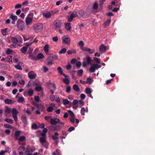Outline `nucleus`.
I'll use <instances>...</instances> for the list:
<instances>
[{
  "label": "nucleus",
  "instance_id": "obj_1",
  "mask_svg": "<svg viewBox=\"0 0 155 155\" xmlns=\"http://www.w3.org/2000/svg\"><path fill=\"white\" fill-rule=\"evenodd\" d=\"M5 114L7 115L11 112L12 114L13 117L15 122L18 121L17 114L18 112L15 109H13L12 110L11 109L8 107H5Z\"/></svg>",
  "mask_w": 155,
  "mask_h": 155
},
{
  "label": "nucleus",
  "instance_id": "obj_2",
  "mask_svg": "<svg viewBox=\"0 0 155 155\" xmlns=\"http://www.w3.org/2000/svg\"><path fill=\"white\" fill-rule=\"evenodd\" d=\"M62 25L63 24L61 21L58 19L54 21L53 23L54 28L57 31H58L60 33H62L61 28Z\"/></svg>",
  "mask_w": 155,
  "mask_h": 155
},
{
  "label": "nucleus",
  "instance_id": "obj_3",
  "mask_svg": "<svg viewBox=\"0 0 155 155\" xmlns=\"http://www.w3.org/2000/svg\"><path fill=\"white\" fill-rule=\"evenodd\" d=\"M43 25L42 23L35 24L33 25L34 29L37 32H39L42 30Z\"/></svg>",
  "mask_w": 155,
  "mask_h": 155
},
{
  "label": "nucleus",
  "instance_id": "obj_4",
  "mask_svg": "<svg viewBox=\"0 0 155 155\" xmlns=\"http://www.w3.org/2000/svg\"><path fill=\"white\" fill-rule=\"evenodd\" d=\"M101 67V66L100 65L95 64H93L91 65V67L89 68V71L91 73H93L95 72V69H98Z\"/></svg>",
  "mask_w": 155,
  "mask_h": 155
},
{
  "label": "nucleus",
  "instance_id": "obj_5",
  "mask_svg": "<svg viewBox=\"0 0 155 155\" xmlns=\"http://www.w3.org/2000/svg\"><path fill=\"white\" fill-rule=\"evenodd\" d=\"M40 141L41 143L46 148H48L49 143L46 140L45 137H43L40 138Z\"/></svg>",
  "mask_w": 155,
  "mask_h": 155
},
{
  "label": "nucleus",
  "instance_id": "obj_6",
  "mask_svg": "<svg viewBox=\"0 0 155 155\" xmlns=\"http://www.w3.org/2000/svg\"><path fill=\"white\" fill-rule=\"evenodd\" d=\"M60 123V120L56 117L54 119L51 118L50 123L52 125H56Z\"/></svg>",
  "mask_w": 155,
  "mask_h": 155
},
{
  "label": "nucleus",
  "instance_id": "obj_7",
  "mask_svg": "<svg viewBox=\"0 0 155 155\" xmlns=\"http://www.w3.org/2000/svg\"><path fill=\"white\" fill-rule=\"evenodd\" d=\"M33 90L31 89L28 90L27 92H25L24 93V95L26 96H27L28 95L29 96H31L33 95Z\"/></svg>",
  "mask_w": 155,
  "mask_h": 155
},
{
  "label": "nucleus",
  "instance_id": "obj_8",
  "mask_svg": "<svg viewBox=\"0 0 155 155\" xmlns=\"http://www.w3.org/2000/svg\"><path fill=\"white\" fill-rule=\"evenodd\" d=\"M62 43L66 44H68L70 41V38L64 36L62 38Z\"/></svg>",
  "mask_w": 155,
  "mask_h": 155
},
{
  "label": "nucleus",
  "instance_id": "obj_9",
  "mask_svg": "<svg viewBox=\"0 0 155 155\" xmlns=\"http://www.w3.org/2000/svg\"><path fill=\"white\" fill-rule=\"evenodd\" d=\"M36 74L33 71H31L28 73V77L31 79H34L36 77Z\"/></svg>",
  "mask_w": 155,
  "mask_h": 155
},
{
  "label": "nucleus",
  "instance_id": "obj_10",
  "mask_svg": "<svg viewBox=\"0 0 155 155\" xmlns=\"http://www.w3.org/2000/svg\"><path fill=\"white\" fill-rule=\"evenodd\" d=\"M68 112L70 115V120L73 123L74 122V116L73 112L71 110H68Z\"/></svg>",
  "mask_w": 155,
  "mask_h": 155
},
{
  "label": "nucleus",
  "instance_id": "obj_11",
  "mask_svg": "<svg viewBox=\"0 0 155 155\" xmlns=\"http://www.w3.org/2000/svg\"><path fill=\"white\" fill-rule=\"evenodd\" d=\"M77 16V15L74 14H71L70 16H68V21L69 22H71L74 18Z\"/></svg>",
  "mask_w": 155,
  "mask_h": 155
},
{
  "label": "nucleus",
  "instance_id": "obj_12",
  "mask_svg": "<svg viewBox=\"0 0 155 155\" xmlns=\"http://www.w3.org/2000/svg\"><path fill=\"white\" fill-rule=\"evenodd\" d=\"M24 27V23L22 22H19L18 23V28L19 30H22Z\"/></svg>",
  "mask_w": 155,
  "mask_h": 155
},
{
  "label": "nucleus",
  "instance_id": "obj_13",
  "mask_svg": "<svg viewBox=\"0 0 155 155\" xmlns=\"http://www.w3.org/2000/svg\"><path fill=\"white\" fill-rule=\"evenodd\" d=\"M33 19V18L27 17L25 19V22L27 25H28L31 23Z\"/></svg>",
  "mask_w": 155,
  "mask_h": 155
},
{
  "label": "nucleus",
  "instance_id": "obj_14",
  "mask_svg": "<svg viewBox=\"0 0 155 155\" xmlns=\"http://www.w3.org/2000/svg\"><path fill=\"white\" fill-rule=\"evenodd\" d=\"M42 15L44 16L47 18H50L51 16V13L49 12H44L43 13Z\"/></svg>",
  "mask_w": 155,
  "mask_h": 155
},
{
  "label": "nucleus",
  "instance_id": "obj_15",
  "mask_svg": "<svg viewBox=\"0 0 155 155\" xmlns=\"http://www.w3.org/2000/svg\"><path fill=\"white\" fill-rule=\"evenodd\" d=\"M37 107L38 108V109L40 110L41 111H43L44 110V107L43 105L39 104L37 105Z\"/></svg>",
  "mask_w": 155,
  "mask_h": 155
},
{
  "label": "nucleus",
  "instance_id": "obj_16",
  "mask_svg": "<svg viewBox=\"0 0 155 155\" xmlns=\"http://www.w3.org/2000/svg\"><path fill=\"white\" fill-rule=\"evenodd\" d=\"M107 49V47L104 45H101L99 48V50L100 51H106Z\"/></svg>",
  "mask_w": 155,
  "mask_h": 155
},
{
  "label": "nucleus",
  "instance_id": "obj_17",
  "mask_svg": "<svg viewBox=\"0 0 155 155\" xmlns=\"http://www.w3.org/2000/svg\"><path fill=\"white\" fill-rule=\"evenodd\" d=\"M88 111V109L86 108L85 109L84 107H83L81 109V113L82 115H84L85 113L86 112H87Z\"/></svg>",
  "mask_w": 155,
  "mask_h": 155
},
{
  "label": "nucleus",
  "instance_id": "obj_18",
  "mask_svg": "<svg viewBox=\"0 0 155 155\" xmlns=\"http://www.w3.org/2000/svg\"><path fill=\"white\" fill-rule=\"evenodd\" d=\"M29 58L31 60H36V56L33 53H30L29 55Z\"/></svg>",
  "mask_w": 155,
  "mask_h": 155
},
{
  "label": "nucleus",
  "instance_id": "obj_19",
  "mask_svg": "<svg viewBox=\"0 0 155 155\" xmlns=\"http://www.w3.org/2000/svg\"><path fill=\"white\" fill-rule=\"evenodd\" d=\"M44 51L46 54H48L49 51V45L48 44L45 45L44 48Z\"/></svg>",
  "mask_w": 155,
  "mask_h": 155
},
{
  "label": "nucleus",
  "instance_id": "obj_20",
  "mask_svg": "<svg viewBox=\"0 0 155 155\" xmlns=\"http://www.w3.org/2000/svg\"><path fill=\"white\" fill-rule=\"evenodd\" d=\"M21 120L24 124L27 123V117L25 115H23L21 117Z\"/></svg>",
  "mask_w": 155,
  "mask_h": 155
},
{
  "label": "nucleus",
  "instance_id": "obj_21",
  "mask_svg": "<svg viewBox=\"0 0 155 155\" xmlns=\"http://www.w3.org/2000/svg\"><path fill=\"white\" fill-rule=\"evenodd\" d=\"M7 28H5L4 29H2L1 31L3 35H6L7 34Z\"/></svg>",
  "mask_w": 155,
  "mask_h": 155
},
{
  "label": "nucleus",
  "instance_id": "obj_22",
  "mask_svg": "<svg viewBox=\"0 0 155 155\" xmlns=\"http://www.w3.org/2000/svg\"><path fill=\"white\" fill-rule=\"evenodd\" d=\"M44 55L41 53L38 54V56H36V60H38L40 59H41L43 58Z\"/></svg>",
  "mask_w": 155,
  "mask_h": 155
},
{
  "label": "nucleus",
  "instance_id": "obj_23",
  "mask_svg": "<svg viewBox=\"0 0 155 155\" xmlns=\"http://www.w3.org/2000/svg\"><path fill=\"white\" fill-rule=\"evenodd\" d=\"M70 23H67L65 24V27L66 29L68 31L70 30L71 29V26H70Z\"/></svg>",
  "mask_w": 155,
  "mask_h": 155
},
{
  "label": "nucleus",
  "instance_id": "obj_24",
  "mask_svg": "<svg viewBox=\"0 0 155 155\" xmlns=\"http://www.w3.org/2000/svg\"><path fill=\"white\" fill-rule=\"evenodd\" d=\"M27 47L25 46L22 47L21 49V52L23 53H25L27 50Z\"/></svg>",
  "mask_w": 155,
  "mask_h": 155
},
{
  "label": "nucleus",
  "instance_id": "obj_25",
  "mask_svg": "<svg viewBox=\"0 0 155 155\" xmlns=\"http://www.w3.org/2000/svg\"><path fill=\"white\" fill-rule=\"evenodd\" d=\"M98 5L96 2L94 3L93 6V9L94 10H97L98 8Z\"/></svg>",
  "mask_w": 155,
  "mask_h": 155
},
{
  "label": "nucleus",
  "instance_id": "obj_26",
  "mask_svg": "<svg viewBox=\"0 0 155 155\" xmlns=\"http://www.w3.org/2000/svg\"><path fill=\"white\" fill-rule=\"evenodd\" d=\"M10 18L13 20V21H15L17 19V17L16 16L12 14L10 17Z\"/></svg>",
  "mask_w": 155,
  "mask_h": 155
},
{
  "label": "nucleus",
  "instance_id": "obj_27",
  "mask_svg": "<svg viewBox=\"0 0 155 155\" xmlns=\"http://www.w3.org/2000/svg\"><path fill=\"white\" fill-rule=\"evenodd\" d=\"M5 103L8 104H11L12 102V100L8 99H6L4 101Z\"/></svg>",
  "mask_w": 155,
  "mask_h": 155
},
{
  "label": "nucleus",
  "instance_id": "obj_28",
  "mask_svg": "<svg viewBox=\"0 0 155 155\" xmlns=\"http://www.w3.org/2000/svg\"><path fill=\"white\" fill-rule=\"evenodd\" d=\"M86 60L87 63V64H89L91 63V58L89 56H87L86 57Z\"/></svg>",
  "mask_w": 155,
  "mask_h": 155
},
{
  "label": "nucleus",
  "instance_id": "obj_29",
  "mask_svg": "<svg viewBox=\"0 0 155 155\" xmlns=\"http://www.w3.org/2000/svg\"><path fill=\"white\" fill-rule=\"evenodd\" d=\"M4 120L7 123L10 124H13L14 122L13 120L10 119L6 118Z\"/></svg>",
  "mask_w": 155,
  "mask_h": 155
},
{
  "label": "nucleus",
  "instance_id": "obj_30",
  "mask_svg": "<svg viewBox=\"0 0 155 155\" xmlns=\"http://www.w3.org/2000/svg\"><path fill=\"white\" fill-rule=\"evenodd\" d=\"M85 92L86 94H90L91 93L92 91L91 88H86L85 89Z\"/></svg>",
  "mask_w": 155,
  "mask_h": 155
},
{
  "label": "nucleus",
  "instance_id": "obj_31",
  "mask_svg": "<svg viewBox=\"0 0 155 155\" xmlns=\"http://www.w3.org/2000/svg\"><path fill=\"white\" fill-rule=\"evenodd\" d=\"M67 53L68 54H71L72 53H76V50L74 49H72L71 50H68L67 51Z\"/></svg>",
  "mask_w": 155,
  "mask_h": 155
},
{
  "label": "nucleus",
  "instance_id": "obj_32",
  "mask_svg": "<svg viewBox=\"0 0 155 155\" xmlns=\"http://www.w3.org/2000/svg\"><path fill=\"white\" fill-rule=\"evenodd\" d=\"M110 19L107 20V21L104 22V25L105 26L109 25L110 23Z\"/></svg>",
  "mask_w": 155,
  "mask_h": 155
},
{
  "label": "nucleus",
  "instance_id": "obj_33",
  "mask_svg": "<svg viewBox=\"0 0 155 155\" xmlns=\"http://www.w3.org/2000/svg\"><path fill=\"white\" fill-rule=\"evenodd\" d=\"M63 82L66 84H68L70 83V81L67 78H64L63 80Z\"/></svg>",
  "mask_w": 155,
  "mask_h": 155
},
{
  "label": "nucleus",
  "instance_id": "obj_34",
  "mask_svg": "<svg viewBox=\"0 0 155 155\" xmlns=\"http://www.w3.org/2000/svg\"><path fill=\"white\" fill-rule=\"evenodd\" d=\"M73 88L76 91H78L79 90V87L77 85H74L73 86Z\"/></svg>",
  "mask_w": 155,
  "mask_h": 155
},
{
  "label": "nucleus",
  "instance_id": "obj_35",
  "mask_svg": "<svg viewBox=\"0 0 155 155\" xmlns=\"http://www.w3.org/2000/svg\"><path fill=\"white\" fill-rule=\"evenodd\" d=\"M23 111L25 112L28 114H31V112L28 109H26V108H24Z\"/></svg>",
  "mask_w": 155,
  "mask_h": 155
},
{
  "label": "nucleus",
  "instance_id": "obj_36",
  "mask_svg": "<svg viewBox=\"0 0 155 155\" xmlns=\"http://www.w3.org/2000/svg\"><path fill=\"white\" fill-rule=\"evenodd\" d=\"M60 150L59 149H56V151L53 153V155H60L59 153Z\"/></svg>",
  "mask_w": 155,
  "mask_h": 155
},
{
  "label": "nucleus",
  "instance_id": "obj_37",
  "mask_svg": "<svg viewBox=\"0 0 155 155\" xmlns=\"http://www.w3.org/2000/svg\"><path fill=\"white\" fill-rule=\"evenodd\" d=\"M35 150V149L34 148H28L27 150V151L28 152H33Z\"/></svg>",
  "mask_w": 155,
  "mask_h": 155
},
{
  "label": "nucleus",
  "instance_id": "obj_38",
  "mask_svg": "<svg viewBox=\"0 0 155 155\" xmlns=\"http://www.w3.org/2000/svg\"><path fill=\"white\" fill-rule=\"evenodd\" d=\"M63 104L64 105H67L69 104V101L67 99H64L63 100Z\"/></svg>",
  "mask_w": 155,
  "mask_h": 155
},
{
  "label": "nucleus",
  "instance_id": "obj_39",
  "mask_svg": "<svg viewBox=\"0 0 155 155\" xmlns=\"http://www.w3.org/2000/svg\"><path fill=\"white\" fill-rule=\"evenodd\" d=\"M83 72V71L82 69L79 70L78 72V74L79 76H81Z\"/></svg>",
  "mask_w": 155,
  "mask_h": 155
},
{
  "label": "nucleus",
  "instance_id": "obj_40",
  "mask_svg": "<svg viewBox=\"0 0 155 155\" xmlns=\"http://www.w3.org/2000/svg\"><path fill=\"white\" fill-rule=\"evenodd\" d=\"M13 52V50L10 49L8 48L6 51V54H10Z\"/></svg>",
  "mask_w": 155,
  "mask_h": 155
},
{
  "label": "nucleus",
  "instance_id": "obj_41",
  "mask_svg": "<svg viewBox=\"0 0 155 155\" xmlns=\"http://www.w3.org/2000/svg\"><path fill=\"white\" fill-rule=\"evenodd\" d=\"M15 68H16L18 70H21L22 68L20 65L19 64L17 65H16L15 66Z\"/></svg>",
  "mask_w": 155,
  "mask_h": 155
},
{
  "label": "nucleus",
  "instance_id": "obj_42",
  "mask_svg": "<svg viewBox=\"0 0 155 155\" xmlns=\"http://www.w3.org/2000/svg\"><path fill=\"white\" fill-rule=\"evenodd\" d=\"M67 49L65 48H63L61 49L59 51V53L60 54H64L66 51Z\"/></svg>",
  "mask_w": 155,
  "mask_h": 155
},
{
  "label": "nucleus",
  "instance_id": "obj_43",
  "mask_svg": "<svg viewBox=\"0 0 155 155\" xmlns=\"http://www.w3.org/2000/svg\"><path fill=\"white\" fill-rule=\"evenodd\" d=\"M12 40L13 42L14 43H17L18 42V40L15 37H12Z\"/></svg>",
  "mask_w": 155,
  "mask_h": 155
},
{
  "label": "nucleus",
  "instance_id": "obj_44",
  "mask_svg": "<svg viewBox=\"0 0 155 155\" xmlns=\"http://www.w3.org/2000/svg\"><path fill=\"white\" fill-rule=\"evenodd\" d=\"M25 137L24 136H22L20 137L19 139L18 140L19 141H22L25 140Z\"/></svg>",
  "mask_w": 155,
  "mask_h": 155
},
{
  "label": "nucleus",
  "instance_id": "obj_45",
  "mask_svg": "<svg viewBox=\"0 0 155 155\" xmlns=\"http://www.w3.org/2000/svg\"><path fill=\"white\" fill-rule=\"evenodd\" d=\"M86 81L87 82V84H91L92 83V79L90 78H88Z\"/></svg>",
  "mask_w": 155,
  "mask_h": 155
},
{
  "label": "nucleus",
  "instance_id": "obj_46",
  "mask_svg": "<svg viewBox=\"0 0 155 155\" xmlns=\"http://www.w3.org/2000/svg\"><path fill=\"white\" fill-rule=\"evenodd\" d=\"M50 99L52 101H54L55 99V96L53 95H51L50 97Z\"/></svg>",
  "mask_w": 155,
  "mask_h": 155
},
{
  "label": "nucleus",
  "instance_id": "obj_47",
  "mask_svg": "<svg viewBox=\"0 0 155 155\" xmlns=\"http://www.w3.org/2000/svg\"><path fill=\"white\" fill-rule=\"evenodd\" d=\"M95 51V49H91L90 48H88V51L89 53L90 54L93 53Z\"/></svg>",
  "mask_w": 155,
  "mask_h": 155
},
{
  "label": "nucleus",
  "instance_id": "obj_48",
  "mask_svg": "<svg viewBox=\"0 0 155 155\" xmlns=\"http://www.w3.org/2000/svg\"><path fill=\"white\" fill-rule=\"evenodd\" d=\"M84 45L83 42L82 41H80L78 43V45L81 47V48L83 47Z\"/></svg>",
  "mask_w": 155,
  "mask_h": 155
},
{
  "label": "nucleus",
  "instance_id": "obj_49",
  "mask_svg": "<svg viewBox=\"0 0 155 155\" xmlns=\"http://www.w3.org/2000/svg\"><path fill=\"white\" fill-rule=\"evenodd\" d=\"M58 70L59 72V73H60L61 74H63V71L62 68L60 67H59L58 68Z\"/></svg>",
  "mask_w": 155,
  "mask_h": 155
},
{
  "label": "nucleus",
  "instance_id": "obj_50",
  "mask_svg": "<svg viewBox=\"0 0 155 155\" xmlns=\"http://www.w3.org/2000/svg\"><path fill=\"white\" fill-rule=\"evenodd\" d=\"M24 101V98L23 97H20L18 99V101L19 103H22Z\"/></svg>",
  "mask_w": 155,
  "mask_h": 155
},
{
  "label": "nucleus",
  "instance_id": "obj_51",
  "mask_svg": "<svg viewBox=\"0 0 155 155\" xmlns=\"http://www.w3.org/2000/svg\"><path fill=\"white\" fill-rule=\"evenodd\" d=\"M20 134V131H18L16 132L15 134V136L16 137L18 138Z\"/></svg>",
  "mask_w": 155,
  "mask_h": 155
},
{
  "label": "nucleus",
  "instance_id": "obj_52",
  "mask_svg": "<svg viewBox=\"0 0 155 155\" xmlns=\"http://www.w3.org/2000/svg\"><path fill=\"white\" fill-rule=\"evenodd\" d=\"M8 58L9 61H8V62H9L10 63H12V56H9L8 57Z\"/></svg>",
  "mask_w": 155,
  "mask_h": 155
},
{
  "label": "nucleus",
  "instance_id": "obj_53",
  "mask_svg": "<svg viewBox=\"0 0 155 155\" xmlns=\"http://www.w3.org/2000/svg\"><path fill=\"white\" fill-rule=\"evenodd\" d=\"M35 89L36 91H40L41 90V86H38L35 88Z\"/></svg>",
  "mask_w": 155,
  "mask_h": 155
},
{
  "label": "nucleus",
  "instance_id": "obj_54",
  "mask_svg": "<svg viewBox=\"0 0 155 155\" xmlns=\"http://www.w3.org/2000/svg\"><path fill=\"white\" fill-rule=\"evenodd\" d=\"M81 65V62L78 61L76 62V66L77 67L79 68Z\"/></svg>",
  "mask_w": 155,
  "mask_h": 155
},
{
  "label": "nucleus",
  "instance_id": "obj_55",
  "mask_svg": "<svg viewBox=\"0 0 155 155\" xmlns=\"http://www.w3.org/2000/svg\"><path fill=\"white\" fill-rule=\"evenodd\" d=\"M58 39V37L57 36L53 37L52 38V40L53 41H54V42H56L57 41Z\"/></svg>",
  "mask_w": 155,
  "mask_h": 155
},
{
  "label": "nucleus",
  "instance_id": "obj_56",
  "mask_svg": "<svg viewBox=\"0 0 155 155\" xmlns=\"http://www.w3.org/2000/svg\"><path fill=\"white\" fill-rule=\"evenodd\" d=\"M34 41H33L32 42H31L29 43H27L26 44L25 46L27 47V48L30 46L32 44L33 42Z\"/></svg>",
  "mask_w": 155,
  "mask_h": 155
},
{
  "label": "nucleus",
  "instance_id": "obj_57",
  "mask_svg": "<svg viewBox=\"0 0 155 155\" xmlns=\"http://www.w3.org/2000/svg\"><path fill=\"white\" fill-rule=\"evenodd\" d=\"M75 129V128L74 127H70L68 130V131L69 132H71L72 131L74 130Z\"/></svg>",
  "mask_w": 155,
  "mask_h": 155
},
{
  "label": "nucleus",
  "instance_id": "obj_58",
  "mask_svg": "<svg viewBox=\"0 0 155 155\" xmlns=\"http://www.w3.org/2000/svg\"><path fill=\"white\" fill-rule=\"evenodd\" d=\"M71 87L69 86H68L67 87L66 89V92L67 93H69L71 91Z\"/></svg>",
  "mask_w": 155,
  "mask_h": 155
},
{
  "label": "nucleus",
  "instance_id": "obj_59",
  "mask_svg": "<svg viewBox=\"0 0 155 155\" xmlns=\"http://www.w3.org/2000/svg\"><path fill=\"white\" fill-rule=\"evenodd\" d=\"M88 48H87V47H83V48H81V50L83 51H86L87 52Z\"/></svg>",
  "mask_w": 155,
  "mask_h": 155
},
{
  "label": "nucleus",
  "instance_id": "obj_60",
  "mask_svg": "<svg viewBox=\"0 0 155 155\" xmlns=\"http://www.w3.org/2000/svg\"><path fill=\"white\" fill-rule=\"evenodd\" d=\"M94 59L96 61L97 63H100V60L99 58H94Z\"/></svg>",
  "mask_w": 155,
  "mask_h": 155
},
{
  "label": "nucleus",
  "instance_id": "obj_61",
  "mask_svg": "<svg viewBox=\"0 0 155 155\" xmlns=\"http://www.w3.org/2000/svg\"><path fill=\"white\" fill-rule=\"evenodd\" d=\"M35 100L37 102H38L39 101V97L38 96H36L35 97Z\"/></svg>",
  "mask_w": 155,
  "mask_h": 155
},
{
  "label": "nucleus",
  "instance_id": "obj_62",
  "mask_svg": "<svg viewBox=\"0 0 155 155\" xmlns=\"http://www.w3.org/2000/svg\"><path fill=\"white\" fill-rule=\"evenodd\" d=\"M4 126L6 128H11L12 127V126L8 124H5Z\"/></svg>",
  "mask_w": 155,
  "mask_h": 155
},
{
  "label": "nucleus",
  "instance_id": "obj_63",
  "mask_svg": "<svg viewBox=\"0 0 155 155\" xmlns=\"http://www.w3.org/2000/svg\"><path fill=\"white\" fill-rule=\"evenodd\" d=\"M19 83L21 85H24L25 83V81L22 79L19 81Z\"/></svg>",
  "mask_w": 155,
  "mask_h": 155
},
{
  "label": "nucleus",
  "instance_id": "obj_64",
  "mask_svg": "<svg viewBox=\"0 0 155 155\" xmlns=\"http://www.w3.org/2000/svg\"><path fill=\"white\" fill-rule=\"evenodd\" d=\"M7 152L6 150H2L0 152V155H2Z\"/></svg>",
  "mask_w": 155,
  "mask_h": 155
}]
</instances>
